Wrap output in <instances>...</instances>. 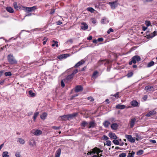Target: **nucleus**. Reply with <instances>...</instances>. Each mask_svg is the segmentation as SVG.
Returning <instances> with one entry per match:
<instances>
[{
  "instance_id": "obj_33",
  "label": "nucleus",
  "mask_w": 157,
  "mask_h": 157,
  "mask_svg": "<svg viewBox=\"0 0 157 157\" xmlns=\"http://www.w3.org/2000/svg\"><path fill=\"white\" fill-rule=\"evenodd\" d=\"M98 73V72L97 71H94L92 75V77L93 78H96L98 76L97 75Z\"/></svg>"
},
{
  "instance_id": "obj_23",
  "label": "nucleus",
  "mask_w": 157,
  "mask_h": 157,
  "mask_svg": "<svg viewBox=\"0 0 157 157\" xmlns=\"http://www.w3.org/2000/svg\"><path fill=\"white\" fill-rule=\"evenodd\" d=\"M77 115V113H74L71 114H68V119L72 118L76 116Z\"/></svg>"
},
{
  "instance_id": "obj_57",
  "label": "nucleus",
  "mask_w": 157,
  "mask_h": 157,
  "mask_svg": "<svg viewBox=\"0 0 157 157\" xmlns=\"http://www.w3.org/2000/svg\"><path fill=\"white\" fill-rule=\"evenodd\" d=\"M5 81V80L4 79L3 80H0V85H3Z\"/></svg>"
},
{
  "instance_id": "obj_16",
  "label": "nucleus",
  "mask_w": 157,
  "mask_h": 157,
  "mask_svg": "<svg viewBox=\"0 0 157 157\" xmlns=\"http://www.w3.org/2000/svg\"><path fill=\"white\" fill-rule=\"evenodd\" d=\"M88 123L86 121H82L81 124V126L82 127V129H84V128L86 126H87Z\"/></svg>"
},
{
  "instance_id": "obj_41",
  "label": "nucleus",
  "mask_w": 157,
  "mask_h": 157,
  "mask_svg": "<svg viewBox=\"0 0 157 157\" xmlns=\"http://www.w3.org/2000/svg\"><path fill=\"white\" fill-rule=\"evenodd\" d=\"M113 142L116 145H119V142L118 140L115 139L113 141Z\"/></svg>"
},
{
  "instance_id": "obj_59",
  "label": "nucleus",
  "mask_w": 157,
  "mask_h": 157,
  "mask_svg": "<svg viewBox=\"0 0 157 157\" xmlns=\"http://www.w3.org/2000/svg\"><path fill=\"white\" fill-rule=\"evenodd\" d=\"M147 98V95H145L144 96V97H143V99L144 101H146Z\"/></svg>"
},
{
  "instance_id": "obj_40",
  "label": "nucleus",
  "mask_w": 157,
  "mask_h": 157,
  "mask_svg": "<svg viewBox=\"0 0 157 157\" xmlns=\"http://www.w3.org/2000/svg\"><path fill=\"white\" fill-rule=\"evenodd\" d=\"M144 153V151L142 150H140L136 152V154L138 155H140Z\"/></svg>"
},
{
  "instance_id": "obj_37",
  "label": "nucleus",
  "mask_w": 157,
  "mask_h": 157,
  "mask_svg": "<svg viewBox=\"0 0 157 157\" xmlns=\"http://www.w3.org/2000/svg\"><path fill=\"white\" fill-rule=\"evenodd\" d=\"M87 10L91 13H93L94 11V9L92 7H88L86 9Z\"/></svg>"
},
{
  "instance_id": "obj_8",
  "label": "nucleus",
  "mask_w": 157,
  "mask_h": 157,
  "mask_svg": "<svg viewBox=\"0 0 157 157\" xmlns=\"http://www.w3.org/2000/svg\"><path fill=\"white\" fill-rule=\"evenodd\" d=\"M85 62V61L83 60L82 59L80 61L78 62L74 66V67H78L79 66H81V65L84 64Z\"/></svg>"
},
{
  "instance_id": "obj_22",
  "label": "nucleus",
  "mask_w": 157,
  "mask_h": 157,
  "mask_svg": "<svg viewBox=\"0 0 157 157\" xmlns=\"http://www.w3.org/2000/svg\"><path fill=\"white\" fill-rule=\"evenodd\" d=\"M47 115L48 114L47 113L44 112L41 115H40V117L42 119L44 120L46 119Z\"/></svg>"
},
{
  "instance_id": "obj_12",
  "label": "nucleus",
  "mask_w": 157,
  "mask_h": 157,
  "mask_svg": "<svg viewBox=\"0 0 157 157\" xmlns=\"http://www.w3.org/2000/svg\"><path fill=\"white\" fill-rule=\"evenodd\" d=\"M157 33L156 31H154L153 33L149 35H147V39L151 38L155 36V33Z\"/></svg>"
},
{
  "instance_id": "obj_50",
  "label": "nucleus",
  "mask_w": 157,
  "mask_h": 157,
  "mask_svg": "<svg viewBox=\"0 0 157 157\" xmlns=\"http://www.w3.org/2000/svg\"><path fill=\"white\" fill-rule=\"evenodd\" d=\"M13 6L15 9H17L18 8L17 3L16 2H14L13 3Z\"/></svg>"
},
{
  "instance_id": "obj_24",
  "label": "nucleus",
  "mask_w": 157,
  "mask_h": 157,
  "mask_svg": "<svg viewBox=\"0 0 157 157\" xmlns=\"http://www.w3.org/2000/svg\"><path fill=\"white\" fill-rule=\"evenodd\" d=\"M6 10L9 12L13 13L14 12V10L13 9L10 7H7L6 8Z\"/></svg>"
},
{
  "instance_id": "obj_20",
  "label": "nucleus",
  "mask_w": 157,
  "mask_h": 157,
  "mask_svg": "<svg viewBox=\"0 0 157 157\" xmlns=\"http://www.w3.org/2000/svg\"><path fill=\"white\" fill-rule=\"evenodd\" d=\"M110 124V123L108 121H105L103 123V125L106 128H108Z\"/></svg>"
},
{
  "instance_id": "obj_18",
  "label": "nucleus",
  "mask_w": 157,
  "mask_h": 157,
  "mask_svg": "<svg viewBox=\"0 0 157 157\" xmlns=\"http://www.w3.org/2000/svg\"><path fill=\"white\" fill-rule=\"evenodd\" d=\"M125 105H123L118 104L116 105V108L117 109H122L125 108Z\"/></svg>"
},
{
  "instance_id": "obj_32",
  "label": "nucleus",
  "mask_w": 157,
  "mask_h": 157,
  "mask_svg": "<svg viewBox=\"0 0 157 157\" xmlns=\"http://www.w3.org/2000/svg\"><path fill=\"white\" fill-rule=\"evenodd\" d=\"M135 154V152L132 151L131 153H129L128 154L127 157H134Z\"/></svg>"
},
{
  "instance_id": "obj_7",
  "label": "nucleus",
  "mask_w": 157,
  "mask_h": 157,
  "mask_svg": "<svg viewBox=\"0 0 157 157\" xmlns=\"http://www.w3.org/2000/svg\"><path fill=\"white\" fill-rule=\"evenodd\" d=\"M68 56V54H67L63 55H60L58 56V58L60 60L63 59H66Z\"/></svg>"
},
{
  "instance_id": "obj_46",
  "label": "nucleus",
  "mask_w": 157,
  "mask_h": 157,
  "mask_svg": "<svg viewBox=\"0 0 157 157\" xmlns=\"http://www.w3.org/2000/svg\"><path fill=\"white\" fill-rule=\"evenodd\" d=\"M134 58H132V60L131 61H130L129 62V65H131L132 64V63H136V61L134 60Z\"/></svg>"
},
{
  "instance_id": "obj_17",
  "label": "nucleus",
  "mask_w": 157,
  "mask_h": 157,
  "mask_svg": "<svg viewBox=\"0 0 157 157\" xmlns=\"http://www.w3.org/2000/svg\"><path fill=\"white\" fill-rule=\"evenodd\" d=\"M82 26H81V29L83 30H86L88 28L87 25L85 22H83L82 23Z\"/></svg>"
},
{
  "instance_id": "obj_25",
  "label": "nucleus",
  "mask_w": 157,
  "mask_h": 157,
  "mask_svg": "<svg viewBox=\"0 0 157 157\" xmlns=\"http://www.w3.org/2000/svg\"><path fill=\"white\" fill-rule=\"evenodd\" d=\"M153 87L152 86H148L145 87L144 89L147 91H151V89L153 88Z\"/></svg>"
},
{
  "instance_id": "obj_21",
  "label": "nucleus",
  "mask_w": 157,
  "mask_h": 157,
  "mask_svg": "<svg viewBox=\"0 0 157 157\" xmlns=\"http://www.w3.org/2000/svg\"><path fill=\"white\" fill-rule=\"evenodd\" d=\"M136 121V119L135 118H133L131 119L130 121V127L131 128H132L134 126L135 124V123Z\"/></svg>"
},
{
  "instance_id": "obj_60",
  "label": "nucleus",
  "mask_w": 157,
  "mask_h": 157,
  "mask_svg": "<svg viewBox=\"0 0 157 157\" xmlns=\"http://www.w3.org/2000/svg\"><path fill=\"white\" fill-rule=\"evenodd\" d=\"M97 40H98V41L102 42L103 41V39L102 38H98V39Z\"/></svg>"
},
{
  "instance_id": "obj_10",
  "label": "nucleus",
  "mask_w": 157,
  "mask_h": 157,
  "mask_svg": "<svg viewBox=\"0 0 157 157\" xmlns=\"http://www.w3.org/2000/svg\"><path fill=\"white\" fill-rule=\"evenodd\" d=\"M131 104L133 107H137L139 106L138 102L136 100H133L131 102Z\"/></svg>"
},
{
  "instance_id": "obj_11",
  "label": "nucleus",
  "mask_w": 157,
  "mask_h": 157,
  "mask_svg": "<svg viewBox=\"0 0 157 157\" xmlns=\"http://www.w3.org/2000/svg\"><path fill=\"white\" fill-rule=\"evenodd\" d=\"M156 113V112L154 110L150 111L146 115V116L147 117H150L152 115H155Z\"/></svg>"
},
{
  "instance_id": "obj_55",
  "label": "nucleus",
  "mask_w": 157,
  "mask_h": 157,
  "mask_svg": "<svg viewBox=\"0 0 157 157\" xmlns=\"http://www.w3.org/2000/svg\"><path fill=\"white\" fill-rule=\"evenodd\" d=\"M52 128L55 130H58L59 129L60 127H56L55 126H52Z\"/></svg>"
},
{
  "instance_id": "obj_19",
  "label": "nucleus",
  "mask_w": 157,
  "mask_h": 157,
  "mask_svg": "<svg viewBox=\"0 0 157 157\" xmlns=\"http://www.w3.org/2000/svg\"><path fill=\"white\" fill-rule=\"evenodd\" d=\"M61 152L60 148L58 149L56 151L55 153V157H59Z\"/></svg>"
},
{
  "instance_id": "obj_9",
  "label": "nucleus",
  "mask_w": 157,
  "mask_h": 157,
  "mask_svg": "<svg viewBox=\"0 0 157 157\" xmlns=\"http://www.w3.org/2000/svg\"><path fill=\"white\" fill-rule=\"evenodd\" d=\"M118 124L116 123H113L111 125V128L112 130H117L118 127Z\"/></svg>"
},
{
  "instance_id": "obj_49",
  "label": "nucleus",
  "mask_w": 157,
  "mask_h": 157,
  "mask_svg": "<svg viewBox=\"0 0 157 157\" xmlns=\"http://www.w3.org/2000/svg\"><path fill=\"white\" fill-rule=\"evenodd\" d=\"M25 8V11L27 13L31 12L29 7H24Z\"/></svg>"
},
{
  "instance_id": "obj_30",
  "label": "nucleus",
  "mask_w": 157,
  "mask_h": 157,
  "mask_svg": "<svg viewBox=\"0 0 157 157\" xmlns=\"http://www.w3.org/2000/svg\"><path fill=\"white\" fill-rule=\"evenodd\" d=\"M9 153L8 151H5L3 152L2 156L3 157H9L10 156L8 155Z\"/></svg>"
},
{
  "instance_id": "obj_29",
  "label": "nucleus",
  "mask_w": 157,
  "mask_h": 157,
  "mask_svg": "<svg viewBox=\"0 0 157 157\" xmlns=\"http://www.w3.org/2000/svg\"><path fill=\"white\" fill-rule=\"evenodd\" d=\"M99 150V148L97 147H95L93 149V151H91L90 152V154L91 155L92 153H93L94 154H95L96 152H97V150Z\"/></svg>"
},
{
  "instance_id": "obj_28",
  "label": "nucleus",
  "mask_w": 157,
  "mask_h": 157,
  "mask_svg": "<svg viewBox=\"0 0 157 157\" xmlns=\"http://www.w3.org/2000/svg\"><path fill=\"white\" fill-rule=\"evenodd\" d=\"M107 18L104 17L102 19L101 21V22L102 24H105L108 23L109 22V21L107 20Z\"/></svg>"
},
{
  "instance_id": "obj_36",
  "label": "nucleus",
  "mask_w": 157,
  "mask_h": 157,
  "mask_svg": "<svg viewBox=\"0 0 157 157\" xmlns=\"http://www.w3.org/2000/svg\"><path fill=\"white\" fill-rule=\"evenodd\" d=\"M60 117H61L62 119L63 120H66V119H68L67 115L61 116Z\"/></svg>"
},
{
  "instance_id": "obj_53",
  "label": "nucleus",
  "mask_w": 157,
  "mask_h": 157,
  "mask_svg": "<svg viewBox=\"0 0 157 157\" xmlns=\"http://www.w3.org/2000/svg\"><path fill=\"white\" fill-rule=\"evenodd\" d=\"M113 31V30L112 28H110L107 31V33L108 34H109L111 32Z\"/></svg>"
},
{
  "instance_id": "obj_58",
  "label": "nucleus",
  "mask_w": 157,
  "mask_h": 157,
  "mask_svg": "<svg viewBox=\"0 0 157 157\" xmlns=\"http://www.w3.org/2000/svg\"><path fill=\"white\" fill-rule=\"evenodd\" d=\"M55 12V10H51L50 12V14H52L54 13Z\"/></svg>"
},
{
  "instance_id": "obj_27",
  "label": "nucleus",
  "mask_w": 157,
  "mask_h": 157,
  "mask_svg": "<svg viewBox=\"0 0 157 157\" xmlns=\"http://www.w3.org/2000/svg\"><path fill=\"white\" fill-rule=\"evenodd\" d=\"M17 142H19L21 144H24L25 143V140L21 138H18Z\"/></svg>"
},
{
  "instance_id": "obj_42",
  "label": "nucleus",
  "mask_w": 157,
  "mask_h": 157,
  "mask_svg": "<svg viewBox=\"0 0 157 157\" xmlns=\"http://www.w3.org/2000/svg\"><path fill=\"white\" fill-rule=\"evenodd\" d=\"M30 9L31 12L34 11L35 10L37 9L36 7L35 6H34L32 7H30Z\"/></svg>"
},
{
  "instance_id": "obj_48",
  "label": "nucleus",
  "mask_w": 157,
  "mask_h": 157,
  "mask_svg": "<svg viewBox=\"0 0 157 157\" xmlns=\"http://www.w3.org/2000/svg\"><path fill=\"white\" fill-rule=\"evenodd\" d=\"M106 145L108 146H110L111 144V142L110 140H107L106 142Z\"/></svg>"
},
{
  "instance_id": "obj_3",
  "label": "nucleus",
  "mask_w": 157,
  "mask_h": 157,
  "mask_svg": "<svg viewBox=\"0 0 157 157\" xmlns=\"http://www.w3.org/2000/svg\"><path fill=\"white\" fill-rule=\"evenodd\" d=\"M125 136L128 141L130 142L133 143L135 142V139L133 138L131 135L126 134Z\"/></svg>"
},
{
  "instance_id": "obj_52",
  "label": "nucleus",
  "mask_w": 157,
  "mask_h": 157,
  "mask_svg": "<svg viewBox=\"0 0 157 157\" xmlns=\"http://www.w3.org/2000/svg\"><path fill=\"white\" fill-rule=\"evenodd\" d=\"M15 155L16 157H21V156L20 155V153L19 152H16Z\"/></svg>"
},
{
  "instance_id": "obj_47",
  "label": "nucleus",
  "mask_w": 157,
  "mask_h": 157,
  "mask_svg": "<svg viewBox=\"0 0 157 157\" xmlns=\"http://www.w3.org/2000/svg\"><path fill=\"white\" fill-rule=\"evenodd\" d=\"M133 75V73L132 72H131L129 73H128V74L127 75V76L129 78L132 77Z\"/></svg>"
},
{
  "instance_id": "obj_1",
  "label": "nucleus",
  "mask_w": 157,
  "mask_h": 157,
  "mask_svg": "<svg viewBox=\"0 0 157 157\" xmlns=\"http://www.w3.org/2000/svg\"><path fill=\"white\" fill-rule=\"evenodd\" d=\"M7 58L9 63L10 64H15L17 63V60L12 54L8 55Z\"/></svg>"
},
{
  "instance_id": "obj_45",
  "label": "nucleus",
  "mask_w": 157,
  "mask_h": 157,
  "mask_svg": "<svg viewBox=\"0 0 157 157\" xmlns=\"http://www.w3.org/2000/svg\"><path fill=\"white\" fill-rule=\"evenodd\" d=\"M126 154L124 153H122L119 155V157H125Z\"/></svg>"
},
{
  "instance_id": "obj_5",
  "label": "nucleus",
  "mask_w": 157,
  "mask_h": 157,
  "mask_svg": "<svg viewBox=\"0 0 157 157\" xmlns=\"http://www.w3.org/2000/svg\"><path fill=\"white\" fill-rule=\"evenodd\" d=\"M83 90V87L81 85L77 86L75 87V91L76 92H78L82 91Z\"/></svg>"
},
{
  "instance_id": "obj_43",
  "label": "nucleus",
  "mask_w": 157,
  "mask_h": 157,
  "mask_svg": "<svg viewBox=\"0 0 157 157\" xmlns=\"http://www.w3.org/2000/svg\"><path fill=\"white\" fill-rule=\"evenodd\" d=\"M5 75L6 76H10L12 75V74L10 72H6L5 73Z\"/></svg>"
},
{
  "instance_id": "obj_62",
  "label": "nucleus",
  "mask_w": 157,
  "mask_h": 157,
  "mask_svg": "<svg viewBox=\"0 0 157 157\" xmlns=\"http://www.w3.org/2000/svg\"><path fill=\"white\" fill-rule=\"evenodd\" d=\"M4 72L5 71L4 70H2L0 71V77H1L2 76Z\"/></svg>"
},
{
  "instance_id": "obj_26",
  "label": "nucleus",
  "mask_w": 157,
  "mask_h": 157,
  "mask_svg": "<svg viewBox=\"0 0 157 157\" xmlns=\"http://www.w3.org/2000/svg\"><path fill=\"white\" fill-rule=\"evenodd\" d=\"M74 76L71 74L67 75L66 78V79L67 81H70L74 77Z\"/></svg>"
},
{
  "instance_id": "obj_61",
  "label": "nucleus",
  "mask_w": 157,
  "mask_h": 157,
  "mask_svg": "<svg viewBox=\"0 0 157 157\" xmlns=\"http://www.w3.org/2000/svg\"><path fill=\"white\" fill-rule=\"evenodd\" d=\"M61 85L62 87H64L65 86V84L63 80L61 81Z\"/></svg>"
},
{
  "instance_id": "obj_15",
  "label": "nucleus",
  "mask_w": 157,
  "mask_h": 157,
  "mask_svg": "<svg viewBox=\"0 0 157 157\" xmlns=\"http://www.w3.org/2000/svg\"><path fill=\"white\" fill-rule=\"evenodd\" d=\"M42 133V132L40 130H36L33 133V134L36 136H38Z\"/></svg>"
},
{
  "instance_id": "obj_6",
  "label": "nucleus",
  "mask_w": 157,
  "mask_h": 157,
  "mask_svg": "<svg viewBox=\"0 0 157 157\" xmlns=\"http://www.w3.org/2000/svg\"><path fill=\"white\" fill-rule=\"evenodd\" d=\"M109 136L111 139H116L117 138V137L116 135L113 133L110 132L108 134Z\"/></svg>"
},
{
  "instance_id": "obj_2",
  "label": "nucleus",
  "mask_w": 157,
  "mask_h": 157,
  "mask_svg": "<svg viewBox=\"0 0 157 157\" xmlns=\"http://www.w3.org/2000/svg\"><path fill=\"white\" fill-rule=\"evenodd\" d=\"M108 4L110 6L112 9H114L117 6L119 3L117 0H115L113 2H109Z\"/></svg>"
},
{
  "instance_id": "obj_31",
  "label": "nucleus",
  "mask_w": 157,
  "mask_h": 157,
  "mask_svg": "<svg viewBox=\"0 0 157 157\" xmlns=\"http://www.w3.org/2000/svg\"><path fill=\"white\" fill-rule=\"evenodd\" d=\"M39 114V113L38 112L35 113H34V115L33 116V121H35V120L36 118V117L38 116Z\"/></svg>"
},
{
  "instance_id": "obj_34",
  "label": "nucleus",
  "mask_w": 157,
  "mask_h": 157,
  "mask_svg": "<svg viewBox=\"0 0 157 157\" xmlns=\"http://www.w3.org/2000/svg\"><path fill=\"white\" fill-rule=\"evenodd\" d=\"M52 42H54V43L52 44V47L56 46V47H58V42L57 41H55L54 40H53Z\"/></svg>"
},
{
  "instance_id": "obj_4",
  "label": "nucleus",
  "mask_w": 157,
  "mask_h": 157,
  "mask_svg": "<svg viewBox=\"0 0 157 157\" xmlns=\"http://www.w3.org/2000/svg\"><path fill=\"white\" fill-rule=\"evenodd\" d=\"M88 128H93L95 127L96 125V123L94 121H90L89 123H88Z\"/></svg>"
},
{
  "instance_id": "obj_64",
  "label": "nucleus",
  "mask_w": 157,
  "mask_h": 157,
  "mask_svg": "<svg viewBox=\"0 0 157 157\" xmlns=\"http://www.w3.org/2000/svg\"><path fill=\"white\" fill-rule=\"evenodd\" d=\"M136 140L137 141L139 140V139H140L139 136L137 134H136Z\"/></svg>"
},
{
  "instance_id": "obj_56",
  "label": "nucleus",
  "mask_w": 157,
  "mask_h": 157,
  "mask_svg": "<svg viewBox=\"0 0 157 157\" xmlns=\"http://www.w3.org/2000/svg\"><path fill=\"white\" fill-rule=\"evenodd\" d=\"M102 138L103 139L106 140H108L109 139L108 136L105 135H103Z\"/></svg>"
},
{
  "instance_id": "obj_35",
  "label": "nucleus",
  "mask_w": 157,
  "mask_h": 157,
  "mask_svg": "<svg viewBox=\"0 0 157 157\" xmlns=\"http://www.w3.org/2000/svg\"><path fill=\"white\" fill-rule=\"evenodd\" d=\"M29 94L31 97H34L35 96V94L32 90H29Z\"/></svg>"
},
{
  "instance_id": "obj_39",
  "label": "nucleus",
  "mask_w": 157,
  "mask_h": 157,
  "mask_svg": "<svg viewBox=\"0 0 157 157\" xmlns=\"http://www.w3.org/2000/svg\"><path fill=\"white\" fill-rule=\"evenodd\" d=\"M154 62L153 61H151L148 63V64L147 65V67H151L152 66H153L154 65Z\"/></svg>"
},
{
  "instance_id": "obj_38",
  "label": "nucleus",
  "mask_w": 157,
  "mask_h": 157,
  "mask_svg": "<svg viewBox=\"0 0 157 157\" xmlns=\"http://www.w3.org/2000/svg\"><path fill=\"white\" fill-rule=\"evenodd\" d=\"M145 24L147 27H148L150 25H151V23L150 22V21H145Z\"/></svg>"
},
{
  "instance_id": "obj_13",
  "label": "nucleus",
  "mask_w": 157,
  "mask_h": 157,
  "mask_svg": "<svg viewBox=\"0 0 157 157\" xmlns=\"http://www.w3.org/2000/svg\"><path fill=\"white\" fill-rule=\"evenodd\" d=\"M29 145L31 146H33L36 144L35 140L34 139H32L29 142Z\"/></svg>"
},
{
  "instance_id": "obj_54",
  "label": "nucleus",
  "mask_w": 157,
  "mask_h": 157,
  "mask_svg": "<svg viewBox=\"0 0 157 157\" xmlns=\"http://www.w3.org/2000/svg\"><path fill=\"white\" fill-rule=\"evenodd\" d=\"M87 98L88 100H90V102H92L94 101V99L91 97H89Z\"/></svg>"
},
{
  "instance_id": "obj_44",
  "label": "nucleus",
  "mask_w": 157,
  "mask_h": 157,
  "mask_svg": "<svg viewBox=\"0 0 157 157\" xmlns=\"http://www.w3.org/2000/svg\"><path fill=\"white\" fill-rule=\"evenodd\" d=\"M78 72V69H76L75 70H74L72 72V73L71 74L74 76Z\"/></svg>"
},
{
  "instance_id": "obj_51",
  "label": "nucleus",
  "mask_w": 157,
  "mask_h": 157,
  "mask_svg": "<svg viewBox=\"0 0 157 157\" xmlns=\"http://www.w3.org/2000/svg\"><path fill=\"white\" fill-rule=\"evenodd\" d=\"M119 93L117 92L113 96L115 97L116 98H118L119 97Z\"/></svg>"
},
{
  "instance_id": "obj_14",
  "label": "nucleus",
  "mask_w": 157,
  "mask_h": 157,
  "mask_svg": "<svg viewBox=\"0 0 157 157\" xmlns=\"http://www.w3.org/2000/svg\"><path fill=\"white\" fill-rule=\"evenodd\" d=\"M132 58H134V59L136 61V62L140 61L141 60V59L140 56L137 55L134 56Z\"/></svg>"
},
{
  "instance_id": "obj_63",
  "label": "nucleus",
  "mask_w": 157,
  "mask_h": 157,
  "mask_svg": "<svg viewBox=\"0 0 157 157\" xmlns=\"http://www.w3.org/2000/svg\"><path fill=\"white\" fill-rule=\"evenodd\" d=\"M57 25H60L62 24V22L60 21H58L56 22Z\"/></svg>"
}]
</instances>
